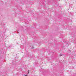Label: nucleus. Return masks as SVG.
<instances>
[{
    "mask_svg": "<svg viewBox=\"0 0 76 76\" xmlns=\"http://www.w3.org/2000/svg\"><path fill=\"white\" fill-rule=\"evenodd\" d=\"M29 70H28V74H29Z\"/></svg>",
    "mask_w": 76,
    "mask_h": 76,
    "instance_id": "nucleus-1",
    "label": "nucleus"
},
{
    "mask_svg": "<svg viewBox=\"0 0 76 76\" xmlns=\"http://www.w3.org/2000/svg\"><path fill=\"white\" fill-rule=\"evenodd\" d=\"M60 56H62V55H60Z\"/></svg>",
    "mask_w": 76,
    "mask_h": 76,
    "instance_id": "nucleus-2",
    "label": "nucleus"
},
{
    "mask_svg": "<svg viewBox=\"0 0 76 76\" xmlns=\"http://www.w3.org/2000/svg\"><path fill=\"white\" fill-rule=\"evenodd\" d=\"M31 48H34V47H32Z\"/></svg>",
    "mask_w": 76,
    "mask_h": 76,
    "instance_id": "nucleus-3",
    "label": "nucleus"
},
{
    "mask_svg": "<svg viewBox=\"0 0 76 76\" xmlns=\"http://www.w3.org/2000/svg\"><path fill=\"white\" fill-rule=\"evenodd\" d=\"M25 76H27L26 75H25Z\"/></svg>",
    "mask_w": 76,
    "mask_h": 76,
    "instance_id": "nucleus-4",
    "label": "nucleus"
}]
</instances>
